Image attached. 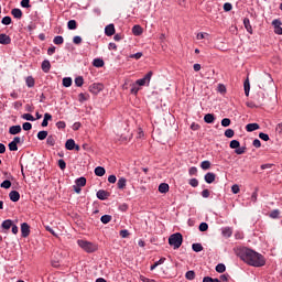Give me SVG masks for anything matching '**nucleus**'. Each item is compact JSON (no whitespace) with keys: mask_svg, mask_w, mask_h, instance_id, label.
<instances>
[{"mask_svg":"<svg viewBox=\"0 0 282 282\" xmlns=\"http://www.w3.org/2000/svg\"><path fill=\"white\" fill-rule=\"evenodd\" d=\"M272 25L274 28V34H278V35L281 36L282 35V28H281L282 22H281V20H279V19L273 20Z\"/></svg>","mask_w":282,"mask_h":282,"instance_id":"obj_6","label":"nucleus"},{"mask_svg":"<svg viewBox=\"0 0 282 282\" xmlns=\"http://www.w3.org/2000/svg\"><path fill=\"white\" fill-rule=\"evenodd\" d=\"M67 28L68 30H76V28H78V23L76 22V20H69L67 22Z\"/></svg>","mask_w":282,"mask_h":282,"instance_id":"obj_37","label":"nucleus"},{"mask_svg":"<svg viewBox=\"0 0 282 282\" xmlns=\"http://www.w3.org/2000/svg\"><path fill=\"white\" fill-rule=\"evenodd\" d=\"M57 164H58L61 171H65V169H67V163H65V160H63V159H59Z\"/></svg>","mask_w":282,"mask_h":282,"instance_id":"obj_52","label":"nucleus"},{"mask_svg":"<svg viewBox=\"0 0 282 282\" xmlns=\"http://www.w3.org/2000/svg\"><path fill=\"white\" fill-rule=\"evenodd\" d=\"M246 105L249 107V109H259V106L256 104V101H247Z\"/></svg>","mask_w":282,"mask_h":282,"instance_id":"obj_56","label":"nucleus"},{"mask_svg":"<svg viewBox=\"0 0 282 282\" xmlns=\"http://www.w3.org/2000/svg\"><path fill=\"white\" fill-rule=\"evenodd\" d=\"M230 149H239V147H241V143L239 142V140H231L229 143Z\"/></svg>","mask_w":282,"mask_h":282,"instance_id":"obj_43","label":"nucleus"},{"mask_svg":"<svg viewBox=\"0 0 282 282\" xmlns=\"http://www.w3.org/2000/svg\"><path fill=\"white\" fill-rule=\"evenodd\" d=\"M189 186L197 188L199 186V181L197 178H191L188 182Z\"/></svg>","mask_w":282,"mask_h":282,"instance_id":"obj_48","label":"nucleus"},{"mask_svg":"<svg viewBox=\"0 0 282 282\" xmlns=\"http://www.w3.org/2000/svg\"><path fill=\"white\" fill-rule=\"evenodd\" d=\"M217 175L213 172H208L205 174L204 180L206 182V184H213V182H215Z\"/></svg>","mask_w":282,"mask_h":282,"instance_id":"obj_12","label":"nucleus"},{"mask_svg":"<svg viewBox=\"0 0 282 282\" xmlns=\"http://www.w3.org/2000/svg\"><path fill=\"white\" fill-rule=\"evenodd\" d=\"M195 276H196V274L193 270H189L185 273V279L187 281H195Z\"/></svg>","mask_w":282,"mask_h":282,"instance_id":"obj_33","label":"nucleus"},{"mask_svg":"<svg viewBox=\"0 0 282 282\" xmlns=\"http://www.w3.org/2000/svg\"><path fill=\"white\" fill-rule=\"evenodd\" d=\"M258 129H261L259 123H248L246 126V131H248V133H252V131H258Z\"/></svg>","mask_w":282,"mask_h":282,"instance_id":"obj_17","label":"nucleus"},{"mask_svg":"<svg viewBox=\"0 0 282 282\" xmlns=\"http://www.w3.org/2000/svg\"><path fill=\"white\" fill-rule=\"evenodd\" d=\"M144 32V30L142 29V26L140 24H135L133 28H132V34L134 36H142V33Z\"/></svg>","mask_w":282,"mask_h":282,"instance_id":"obj_16","label":"nucleus"},{"mask_svg":"<svg viewBox=\"0 0 282 282\" xmlns=\"http://www.w3.org/2000/svg\"><path fill=\"white\" fill-rule=\"evenodd\" d=\"M243 25H245V29L247 30V32L249 34H252V25L250 24V19L245 18L243 19Z\"/></svg>","mask_w":282,"mask_h":282,"instance_id":"obj_27","label":"nucleus"},{"mask_svg":"<svg viewBox=\"0 0 282 282\" xmlns=\"http://www.w3.org/2000/svg\"><path fill=\"white\" fill-rule=\"evenodd\" d=\"M117 187L119 191H124V188H127V178L120 177L117 182Z\"/></svg>","mask_w":282,"mask_h":282,"instance_id":"obj_19","label":"nucleus"},{"mask_svg":"<svg viewBox=\"0 0 282 282\" xmlns=\"http://www.w3.org/2000/svg\"><path fill=\"white\" fill-rule=\"evenodd\" d=\"M42 72H44V74H50V69H52V64L50 63V59H44L42 62Z\"/></svg>","mask_w":282,"mask_h":282,"instance_id":"obj_13","label":"nucleus"},{"mask_svg":"<svg viewBox=\"0 0 282 282\" xmlns=\"http://www.w3.org/2000/svg\"><path fill=\"white\" fill-rule=\"evenodd\" d=\"M105 173H107V170H105V167L102 166L95 167V175H97V177H102Z\"/></svg>","mask_w":282,"mask_h":282,"instance_id":"obj_25","label":"nucleus"},{"mask_svg":"<svg viewBox=\"0 0 282 282\" xmlns=\"http://www.w3.org/2000/svg\"><path fill=\"white\" fill-rule=\"evenodd\" d=\"M204 122H206V124H213V122H215V115L213 113L205 115Z\"/></svg>","mask_w":282,"mask_h":282,"instance_id":"obj_22","label":"nucleus"},{"mask_svg":"<svg viewBox=\"0 0 282 282\" xmlns=\"http://www.w3.org/2000/svg\"><path fill=\"white\" fill-rule=\"evenodd\" d=\"M25 85H26V87H29L30 89H32V87H34V85H36V80L34 79V77L28 76V77L25 78Z\"/></svg>","mask_w":282,"mask_h":282,"instance_id":"obj_21","label":"nucleus"},{"mask_svg":"<svg viewBox=\"0 0 282 282\" xmlns=\"http://www.w3.org/2000/svg\"><path fill=\"white\" fill-rule=\"evenodd\" d=\"M265 100V94L258 93L254 97V102L258 105V107H263V101Z\"/></svg>","mask_w":282,"mask_h":282,"instance_id":"obj_9","label":"nucleus"},{"mask_svg":"<svg viewBox=\"0 0 282 282\" xmlns=\"http://www.w3.org/2000/svg\"><path fill=\"white\" fill-rule=\"evenodd\" d=\"M77 245L88 253L96 252V250H98V246L96 243L87 240H77Z\"/></svg>","mask_w":282,"mask_h":282,"instance_id":"obj_3","label":"nucleus"},{"mask_svg":"<svg viewBox=\"0 0 282 282\" xmlns=\"http://www.w3.org/2000/svg\"><path fill=\"white\" fill-rule=\"evenodd\" d=\"M22 129H23V131H32V123H30V122H24V123L22 124Z\"/></svg>","mask_w":282,"mask_h":282,"instance_id":"obj_58","label":"nucleus"},{"mask_svg":"<svg viewBox=\"0 0 282 282\" xmlns=\"http://www.w3.org/2000/svg\"><path fill=\"white\" fill-rule=\"evenodd\" d=\"M94 67H105V61L102 58H95L93 61Z\"/></svg>","mask_w":282,"mask_h":282,"instance_id":"obj_31","label":"nucleus"},{"mask_svg":"<svg viewBox=\"0 0 282 282\" xmlns=\"http://www.w3.org/2000/svg\"><path fill=\"white\" fill-rule=\"evenodd\" d=\"M170 186L169 183H161L159 185V193H169Z\"/></svg>","mask_w":282,"mask_h":282,"instance_id":"obj_30","label":"nucleus"},{"mask_svg":"<svg viewBox=\"0 0 282 282\" xmlns=\"http://www.w3.org/2000/svg\"><path fill=\"white\" fill-rule=\"evenodd\" d=\"M182 243H184V236L181 232L172 234L169 237V245L172 246L173 250H178L182 248Z\"/></svg>","mask_w":282,"mask_h":282,"instance_id":"obj_2","label":"nucleus"},{"mask_svg":"<svg viewBox=\"0 0 282 282\" xmlns=\"http://www.w3.org/2000/svg\"><path fill=\"white\" fill-rule=\"evenodd\" d=\"M230 119L229 118H224L220 122L221 127H228L230 124Z\"/></svg>","mask_w":282,"mask_h":282,"instance_id":"obj_61","label":"nucleus"},{"mask_svg":"<svg viewBox=\"0 0 282 282\" xmlns=\"http://www.w3.org/2000/svg\"><path fill=\"white\" fill-rule=\"evenodd\" d=\"M96 195L97 198H99L101 202H105L106 199H109V197H111V193L105 189H99Z\"/></svg>","mask_w":282,"mask_h":282,"instance_id":"obj_7","label":"nucleus"},{"mask_svg":"<svg viewBox=\"0 0 282 282\" xmlns=\"http://www.w3.org/2000/svg\"><path fill=\"white\" fill-rule=\"evenodd\" d=\"M2 25H10L12 23V18L10 15H6L1 20Z\"/></svg>","mask_w":282,"mask_h":282,"instance_id":"obj_44","label":"nucleus"},{"mask_svg":"<svg viewBox=\"0 0 282 282\" xmlns=\"http://www.w3.org/2000/svg\"><path fill=\"white\" fill-rule=\"evenodd\" d=\"M223 237L230 238L232 237V229L230 227H226L223 229Z\"/></svg>","mask_w":282,"mask_h":282,"instance_id":"obj_35","label":"nucleus"},{"mask_svg":"<svg viewBox=\"0 0 282 282\" xmlns=\"http://www.w3.org/2000/svg\"><path fill=\"white\" fill-rule=\"evenodd\" d=\"M74 147H76V141H74V139H68L65 143L66 151H74Z\"/></svg>","mask_w":282,"mask_h":282,"instance_id":"obj_20","label":"nucleus"},{"mask_svg":"<svg viewBox=\"0 0 282 282\" xmlns=\"http://www.w3.org/2000/svg\"><path fill=\"white\" fill-rule=\"evenodd\" d=\"M141 56H142V52H138L135 54H130L129 58H134L135 61H140Z\"/></svg>","mask_w":282,"mask_h":282,"instance_id":"obj_59","label":"nucleus"},{"mask_svg":"<svg viewBox=\"0 0 282 282\" xmlns=\"http://www.w3.org/2000/svg\"><path fill=\"white\" fill-rule=\"evenodd\" d=\"M22 119L23 120H28L29 122H34V120H36L34 118V116H32V113H24V115H22Z\"/></svg>","mask_w":282,"mask_h":282,"instance_id":"obj_45","label":"nucleus"},{"mask_svg":"<svg viewBox=\"0 0 282 282\" xmlns=\"http://www.w3.org/2000/svg\"><path fill=\"white\" fill-rule=\"evenodd\" d=\"M216 272H218L219 274H224V272H226V264L224 263H218L216 265Z\"/></svg>","mask_w":282,"mask_h":282,"instance_id":"obj_36","label":"nucleus"},{"mask_svg":"<svg viewBox=\"0 0 282 282\" xmlns=\"http://www.w3.org/2000/svg\"><path fill=\"white\" fill-rule=\"evenodd\" d=\"M78 100L79 102H86V100H89V95L86 96L84 93H80L78 95Z\"/></svg>","mask_w":282,"mask_h":282,"instance_id":"obj_51","label":"nucleus"},{"mask_svg":"<svg viewBox=\"0 0 282 282\" xmlns=\"http://www.w3.org/2000/svg\"><path fill=\"white\" fill-rule=\"evenodd\" d=\"M75 85L76 87H83V85H85V79L83 78V76H78L75 78Z\"/></svg>","mask_w":282,"mask_h":282,"instance_id":"obj_39","label":"nucleus"},{"mask_svg":"<svg viewBox=\"0 0 282 282\" xmlns=\"http://www.w3.org/2000/svg\"><path fill=\"white\" fill-rule=\"evenodd\" d=\"M22 131V128L21 126L17 124V126H11L9 128V133L10 135H19V133H21Z\"/></svg>","mask_w":282,"mask_h":282,"instance_id":"obj_15","label":"nucleus"},{"mask_svg":"<svg viewBox=\"0 0 282 282\" xmlns=\"http://www.w3.org/2000/svg\"><path fill=\"white\" fill-rule=\"evenodd\" d=\"M102 88H104L102 84L95 83L89 86V91L90 94L98 96V94L102 91Z\"/></svg>","mask_w":282,"mask_h":282,"instance_id":"obj_5","label":"nucleus"},{"mask_svg":"<svg viewBox=\"0 0 282 282\" xmlns=\"http://www.w3.org/2000/svg\"><path fill=\"white\" fill-rule=\"evenodd\" d=\"M140 281H142V282H156L155 280L149 279V278H147L144 275H140Z\"/></svg>","mask_w":282,"mask_h":282,"instance_id":"obj_63","label":"nucleus"},{"mask_svg":"<svg viewBox=\"0 0 282 282\" xmlns=\"http://www.w3.org/2000/svg\"><path fill=\"white\" fill-rule=\"evenodd\" d=\"M12 43V39L10 35L1 33L0 34V45H10Z\"/></svg>","mask_w":282,"mask_h":282,"instance_id":"obj_10","label":"nucleus"},{"mask_svg":"<svg viewBox=\"0 0 282 282\" xmlns=\"http://www.w3.org/2000/svg\"><path fill=\"white\" fill-rule=\"evenodd\" d=\"M9 151H19V145L17 143H13V141H11L9 144Z\"/></svg>","mask_w":282,"mask_h":282,"instance_id":"obj_55","label":"nucleus"},{"mask_svg":"<svg viewBox=\"0 0 282 282\" xmlns=\"http://www.w3.org/2000/svg\"><path fill=\"white\" fill-rule=\"evenodd\" d=\"M247 148L246 147H239L238 149L235 150V153L237 155H243V153H246Z\"/></svg>","mask_w":282,"mask_h":282,"instance_id":"obj_53","label":"nucleus"},{"mask_svg":"<svg viewBox=\"0 0 282 282\" xmlns=\"http://www.w3.org/2000/svg\"><path fill=\"white\" fill-rule=\"evenodd\" d=\"M53 43L54 45H63V43H65V39L63 37V35H56L53 39Z\"/></svg>","mask_w":282,"mask_h":282,"instance_id":"obj_29","label":"nucleus"},{"mask_svg":"<svg viewBox=\"0 0 282 282\" xmlns=\"http://www.w3.org/2000/svg\"><path fill=\"white\" fill-rule=\"evenodd\" d=\"M200 169H203V171H208V169H210V161H203L200 163Z\"/></svg>","mask_w":282,"mask_h":282,"instance_id":"obj_49","label":"nucleus"},{"mask_svg":"<svg viewBox=\"0 0 282 282\" xmlns=\"http://www.w3.org/2000/svg\"><path fill=\"white\" fill-rule=\"evenodd\" d=\"M50 120H52V115L48 112L44 113V119L41 123V127H47V124H50Z\"/></svg>","mask_w":282,"mask_h":282,"instance_id":"obj_24","label":"nucleus"},{"mask_svg":"<svg viewBox=\"0 0 282 282\" xmlns=\"http://www.w3.org/2000/svg\"><path fill=\"white\" fill-rule=\"evenodd\" d=\"M164 261H166V258H161L160 260H158L156 262H154V264H152L150 267V270L151 271L155 270V268H158V265H162V263H164Z\"/></svg>","mask_w":282,"mask_h":282,"instance_id":"obj_38","label":"nucleus"},{"mask_svg":"<svg viewBox=\"0 0 282 282\" xmlns=\"http://www.w3.org/2000/svg\"><path fill=\"white\" fill-rule=\"evenodd\" d=\"M259 138H260V140H263V142H268L270 140V135L264 132H260Z\"/></svg>","mask_w":282,"mask_h":282,"instance_id":"obj_54","label":"nucleus"},{"mask_svg":"<svg viewBox=\"0 0 282 282\" xmlns=\"http://www.w3.org/2000/svg\"><path fill=\"white\" fill-rule=\"evenodd\" d=\"M105 34L106 36H113L116 34V25L113 23L106 25Z\"/></svg>","mask_w":282,"mask_h":282,"instance_id":"obj_11","label":"nucleus"},{"mask_svg":"<svg viewBox=\"0 0 282 282\" xmlns=\"http://www.w3.org/2000/svg\"><path fill=\"white\" fill-rule=\"evenodd\" d=\"M20 6L22 8H32V6H30V0H22Z\"/></svg>","mask_w":282,"mask_h":282,"instance_id":"obj_62","label":"nucleus"},{"mask_svg":"<svg viewBox=\"0 0 282 282\" xmlns=\"http://www.w3.org/2000/svg\"><path fill=\"white\" fill-rule=\"evenodd\" d=\"M76 186L83 187L87 185V178L85 176H80L75 181Z\"/></svg>","mask_w":282,"mask_h":282,"instance_id":"obj_23","label":"nucleus"},{"mask_svg":"<svg viewBox=\"0 0 282 282\" xmlns=\"http://www.w3.org/2000/svg\"><path fill=\"white\" fill-rule=\"evenodd\" d=\"M13 225L12 219H7L1 224V228H3V230H10Z\"/></svg>","mask_w":282,"mask_h":282,"instance_id":"obj_26","label":"nucleus"},{"mask_svg":"<svg viewBox=\"0 0 282 282\" xmlns=\"http://www.w3.org/2000/svg\"><path fill=\"white\" fill-rule=\"evenodd\" d=\"M153 77V72L150 70L148 72L143 78L138 79L137 82H134L139 87H144V85H149V83H151V78Z\"/></svg>","mask_w":282,"mask_h":282,"instance_id":"obj_4","label":"nucleus"},{"mask_svg":"<svg viewBox=\"0 0 282 282\" xmlns=\"http://www.w3.org/2000/svg\"><path fill=\"white\" fill-rule=\"evenodd\" d=\"M281 215V212L279 209H274L269 214V217L271 219H279V216Z\"/></svg>","mask_w":282,"mask_h":282,"instance_id":"obj_41","label":"nucleus"},{"mask_svg":"<svg viewBox=\"0 0 282 282\" xmlns=\"http://www.w3.org/2000/svg\"><path fill=\"white\" fill-rule=\"evenodd\" d=\"M188 173L189 175H197V167L196 166L189 167Z\"/></svg>","mask_w":282,"mask_h":282,"instance_id":"obj_64","label":"nucleus"},{"mask_svg":"<svg viewBox=\"0 0 282 282\" xmlns=\"http://www.w3.org/2000/svg\"><path fill=\"white\" fill-rule=\"evenodd\" d=\"M72 83H73L72 77H64L62 80L63 87H69Z\"/></svg>","mask_w":282,"mask_h":282,"instance_id":"obj_42","label":"nucleus"},{"mask_svg":"<svg viewBox=\"0 0 282 282\" xmlns=\"http://www.w3.org/2000/svg\"><path fill=\"white\" fill-rule=\"evenodd\" d=\"M46 144L48 147H54L56 144V137L55 135H47L46 137Z\"/></svg>","mask_w":282,"mask_h":282,"instance_id":"obj_28","label":"nucleus"},{"mask_svg":"<svg viewBox=\"0 0 282 282\" xmlns=\"http://www.w3.org/2000/svg\"><path fill=\"white\" fill-rule=\"evenodd\" d=\"M45 139H47L46 130H42V131L37 132V140H45Z\"/></svg>","mask_w":282,"mask_h":282,"instance_id":"obj_46","label":"nucleus"},{"mask_svg":"<svg viewBox=\"0 0 282 282\" xmlns=\"http://www.w3.org/2000/svg\"><path fill=\"white\" fill-rule=\"evenodd\" d=\"M131 89H130V94H132L133 96H138V91H140V86L135 83L131 84Z\"/></svg>","mask_w":282,"mask_h":282,"instance_id":"obj_32","label":"nucleus"},{"mask_svg":"<svg viewBox=\"0 0 282 282\" xmlns=\"http://www.w3.org/2000/svg\"><path fill=\"white\" fill-rule=\"evenodd\" d=\"M9 199H11L13 203H17L19 199H21V194L18 191H11L9 193Z\"/></svg>","mask_w":282,"mask_h":282,"instance_id":"obj_14","label":"nucleus"},{"mask_svg":"<svg viewBox=\"0 0 282 282\" xmlns=\"http://www.w3.org/2000/svg\"><path fill=\"white\" fill-rule=\"evenodd\" d=\"M12 186V182L10 180H4L1 184H0V188H11Z\"/></svg>","mask_w":282,"mask_h":282,"instance_id":"obj_40","label":"nucleus"},{"mask_svg":"<svg viewBox=\"0 0 282 282\" xmlns=\"http://www.w3.org/2000/svg\"><path fill=\"white\" fill-rule=\"evenodd\" d=\"M11 14L14 19H23V11H21L19 8L12 9Z\"/></svg>","mask_w":282,"mask_h":282,"instance_id":"obj_18","label":"nucleus"},{"mask_svg":"<svg viewBox=\"0 0 282 282\" xmlns=\"http://www.w3.org/2000/svg\"><path fill=\"white\" fill-rule=\"evenodd\" d=\"M223 8L225 12H230L232 10V3L226 2Z\"/></svg>","mask_w":282,"mask_h":282,"instance_id":"obj_60","label":"nucleus"},{"mask_svg":"<svg viewBox=\"0 0 282 282\" xmlns=\"http://www.w3.org/2000/svg\"><path fill=\"white\" fill-rule=\"evenodd\" d=\"M192 250L194 252H202V250H204V246H202V243H199V242L193 243Z\"/></svg>","mask_w":282,"mask_h":282,"instance_id":"obj_34","label":"nucleus"},{"mask_svg":"<svg viewBox=\"0 0 282 282\" xmlns=\"http://www.w3.org/2000/svg\"><path fill=\"white\" fill-rule=\"evenodd\" d=\"M21 235L23 238L30 237V225L28 223L21 224Z\"/></svg>","mask_w":282,"mask_h":282,"instance_id":"obj_8","label":"nucleus"},{"mask_svg":"<svg viewBox=\"0 0 282 282\" xmlns=\"http://www.w3.org/2000/svg\"><path fill=\"white\" fill-rule=\"evenodd\" d=\"M111 219H112L111 215L106 214V215L101 216L100 221H101V224H109V221H111Z\"/></svg>","mask_w":282,"mask_h":282,"instance_id":"obj_47","label":"nucleus"},{"mask_svg":"<svg viewBox=\"0 0 282 282\" xmlns=\"http://www.w3.org/2000/svg\"><path fill=\"white\" fill-rule=\"evenodd\" d=\"M238 257L247 263V265H252V268H263L265 265V258L263 254L250 249V248H242Z\"/></svg>","mask_w":282,"mask_h":282,"instance_id":"obj_1","label":"nucleus"},{"mask_svg":"<svg viewBox=\"0 0 282 282\" xmlns=\"http://www.w3.org/2000/svg\"><path fill=\"white\" fill-rule=\"evenodd\" d=\"M198 230L200 232H206V230H208V223H200L199 227H198Z\"/></svg>","mask_w":282,"mask_h":282,"instance_id":"obj_50","label":"nucleus"},{"mask_svg":"<svg viewBox=\"0 0 282 282\" xmlns=\"http://www.w3.org/2000/svg\"><path fill=\"white\" fill-rule=\"evenodd\" d=\"M225 137H226V138H235V130H232V129H227V130L225 131Z\"/></svg>","mask_w":282,"mask_h":282,"instance_id":"obj_57","label":"nucleus"}]
</instances>
